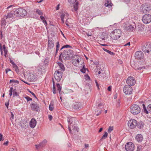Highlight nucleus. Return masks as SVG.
<instances>
[{
    "label": "nucleus",
    "mask_w": 151,
    "mask_h": 151,
    "mask_svg": "<svg viewBox=\"0 0 151 151\" xmlns=\"http://www.w3.org/2000/svg\"><path fill=\"white\" fill-rule=\"evenodd\" d=\"M68 127L70 133H71V127L73 128V129L74 131L78 132L79 128L76 126L77 120L75 118L71 117L68 119Z\"/></svg>",
    "instance_id": "obj_1"
},
{
    "label": "nucleus",
    "mask_w": 151,
    "mask_h": 151,
    "mask_svg": "<svg viewBox=\"0 0 151 151\" xmlns=\"http://www.w3.org/2000/svg\"><path fill=\"white\" fill-rule=\"evenodd\" d=\"M61 52L63 54V58L66 60H70L73 55V50L67 48L64 49Z\"/></svg>",
    "instance_id": "obj_2"
},
{
    "label": "nucleus",
    "mask_w": 151,
    "mask_h": 151,
    "mask_svg": "<svg viewBox=\"0 0 151 151\" xmlns=\"http://www.w3.org/2000/svg\"><path fill=\"white\" fill-rule=\"evenodd\" d=\"M122 32L121 29H116L112 31L110 34V36L112 39L117 40L121 37Z\"/></svg>",
    "instance_id": "obj_3"
},
{
    "label": "nucleus",
    "mask_w": 151,
    "mask_h": 151,
    "mask_svg": "<svg viewBox=\"0 0 151 151\" xmlns=\"http://www.w3.org/2000/svg\"><path fill=\"white\" fill-rule=\"evenodd\" d=\"M14 14L18 17H23L27 14V12L24 9L19 8L16 9L14 12Z\"/></svg>",
    "instance_id": "obj_4"
},
{
    "label": "nucleus",
    "mask_w": 151,
    "mask_h": 151,
    "mask_svg": "<svg viewBox=\"0 0 151 151\" xmlns=\"http://www.w3.org/2000/svg\"><path fill=\"white\" fill-rule=\"evenodd\" d=\"M141 111L140 107L137 105L133 104L131 106L130 111L133 114L136 115L140 113Z\"/></svg>",
    "instance_id": "obj_5"
},
{
    "label": "nucleus",
    "mask_w": 151,
    "mask_h": 151,
    "mask_svg": "<svg viewBox=\"0 0 151 151\" xmlns=\"http://www.w3.org/2000/svg\"><path fill=\"white\" fill-rule=\"evenodd\" d=\"M141 49L145 53H149L151 49V43L150 42L143 43L141 47Z\"/></svg>",
    "instance_id": "obj_6"
},
{
    "label": "nucleus",
    "mask_w": 151,
    "mask_h": 151,
    "mask_svg": "<svg viewBox=\"0 0 151 151\" xmlns=\"http://www.w3.org/2000/svg\"><path fill=\"white\" fill-rule=\"evenodd\" d=\"M151 10V8L148 4H142L140 7V12L142 13L149 12Z\"/></svg>",
    "instance_id": "obj_7"
},
{
    "label": "nucleus",
    "mask_w": 151,
    "mask_h": 151,
    "mask_svg": "<svg viewBox=\"0 0 151 151\" xmlns=\"http://www.w3.org/2000/svg\"><path fill=\"white\" fill-rule=\"evenodd\" d=\"M142 19L145 24L149 23L151 22V15L148 14H145L142 17Z\"/></svg>",
    "instance_id": "obj_8"
},
{
    "label": "nucleus",
    "mask_w": 151,
    "mask_h": 151,
    "mask_svg": "<svg viewBox=\"0 0 151 151\" xmlns=\"http://www.w3.org/2000/svg\"><path fill=\"white\" fill-rule=\"evenodd\" d=\"M123 91L126 95H130L132 92V88L128 85H125L123 88Z\"/></svg>",
    "instance_id": "obj_9"
},
{
    "label": "nucleus",
    "mask_w": 151,
    "mask_h": 151,
    "mask_svg": "<svg viewBox=\"0 0 151 151\" xmlns=\"http://www.w3.org/2000/svg\"><path fill=\"white\" fill-rule=\"evenodd\" d=\"M134 145L132 142H127L125 145V149L127 151H133L134 149Z\"/></svg>",
    "instance_id": "obj_10"
},
{
    "label": "nucleus",
    "mask_w": 151,
    "mask_h": 151,
    "mask_svg": "<svg viewBox=\"0 0 151 151\" xmlns=\"http://www.w3.org/2000/svg\"><path fill=\"white\" fill-rule=\"evenodd\" d=\"M128 124L130 128H134L137 125V121L134 119H131L128 121Z\"/></svg>",
    "instance_id": "obj_11"
},
{
    "label": "nucleus",
    "mask_w": 151,
    "mask_h": 151,
    "mask_svg": "<svg viewBox=\"0 0 151 151\" xmlns=\"http://www.w3.org/2000/svg\"><path fill=\"white\" fill-rule=\"evenodd\" d=\"M62 76V73L59 70L56 71L54 73V77L57 82L60 81Z\"/></svg>",
    "instance_id": "obj_12"
},
{
    "label": "nucleus",
    "mask_w": 151,
    "mask_h": 151,
    "mask_svg": "<svg viewBox=\"0 0 151 151\" xmlns=\"http://www.w3.org/2000/svg\"><path fill=\"white\" fill-rule=\"evenodd\" d=\"M126 82L128 86L131 87L135 84L136 81L133 77L131 76L128 78Z\"/></svg>",
    "instance_id": "obj_13"
},
{
    "label": "nucleus",
    "mask_w": 151,
    "mask_h": 151,
    "mask_svg": "<svg viewBox=\"0 0 151 151\" xmlns=\"http://www.w3.org/2000/svg\"><path fill=\"white\" fill-rule=\"evenodd\" d=\"M142 106H143L144 112L146 114H148L151 111V104L148 105L146 108L143 102H142Z\"/></svg>",
    "instance_id": "obj_14"
},
{
    "label": "nucleus",
    "mask_w": 151,
    "mask_h": 151,
    "mask_svg": "<svg viewBox=\"0 0 151 151\" xmlns=\"http://www.w3.org/2000/svg\"><path fill=\"white\" fill-rule=\"evenodd\" d=\"M31 108L33 111L38 112L40 111L39 105L36 102H34V103H32L31 106Z\"/></svg>",
    "instance_id": "obj_15"
},
{
    "label": "nucleus",
    "mask_w": 151,
    "mask_h": 151,
    "mask_svg": "<svg viewBox=\"0 0 151 151\" xmlns=\"http://www.w3.org/2000/svg\"><path fill=\"white\" fill-rule=\"evenodd\" d=\"M75 58V63L74 64V65L77 66L79 67V64L80 62L81 63V64L82 65V64H83L84 61L83 60H82L81 57L78 56H76Z\"/></svg>",
    "instance_id": "obj_16"
},
{
    "label": "nucleus",
    "mask_w": 151,
    "mask_h": 151,
    "mask_svg": "<svg viewBox=\"0 0 151 151\" xmlns=\"http://www.w3.org/2000/svg\"><path fill=\"white\" fill-rule=\"evenodd\" d=\"M135 58L138 59H143L144 57L143 52L141 51H137L135 54Z\"/></svg>",
    "instance_id": "obj_17"
},
{
    "label": "nucleus",
    "mask_w": 151,
    "mask_h": 151,
    "mask_svg": "<svg viewBox=\"0 0 151 151\" xmlns=\"http://www.w3.org/2000/svg\"><path fill=\"white\" fill-rule=\"evenodd\" d=\"M72 107L75 109H80L82 108V105L80 102H76L73 104Z\"/></svg>",
    "instance_id": "obj_18"
},
{
    "label": "nucleus",
    "mask_w": 151,
    "mask_h": 151,
    "mask_svg": "<svg viewBox=\"0 0 151 151\" xmlns=\"http://www.w3.org/2000/svg\"><path fill=\"white\" fill-rule=\"evenodd\" d=\"M135 139L139 143H141L143 139V136L141 134H138L135 136Z\"/></svg>",
    "instance_id": "obj_19"
},
{
    "label": "nucleus",
    "mask_w": 151,
    "mask_h": 151,
    "mask_svg": "<svg viewBox=\"0 0 151 151\" xmlns=\"http://www.w3.org/2000/svg\"><path fill=\"white\" fill-rule=\"evenodd\" d=\"M54 46L53 39H48V49H51Z\"/></svg>",
    "instance_id": "obj_20"
},
{
    "label": "nucleus",
    "mask_w": 151,
    "mask_h": 151,
    "mask_svg": "<svg viewBox=\"0 0 151 151\" xmlns=\"http://www.w3.org/2000/svg\"><path fill=\"white\" fill-rule=\"evenodd\" d=\"M47 142V141L46 139L44 140L42 142L40 143L39 145H36L35 146L37 149H38L39 148H42L44 147L45 145Z\"/></svg>",
    "instance_id": "obj_21"
},
{
    "label": "nucleus",
    "mask_w": 151,
    "mask_h": 151,
    "mask_svg": "<svg viewBox=\"0 0 151 151\" xmlns=\"http://www.w3.org/2000/svg\"><path fill=\"white\" fill-rule=\"evenodd\" d=\"M134 29V27L131 25L127 26L124 28V30L129 32L133 31Z\"/></svg>",
    "instance_id": "obj_22"
},
{
    "label": "nucleus",
    "mask_w": 151,
    "mask_h": 151,
    "mask_svg": "<svg viewBox=\"0 0 151 151\" xmlns=\"http://www.w3.org/2000/svg\"><path fill=\"white\" fill-rule=\"evenodd\" d=\"M37 79L36 76L32 74H30L28 76V79L30 81H35L37 80Z\"/></svg>",
    "instance_id": "obj_23"
},
{
    "label": "nucleus",
    "mask_w": 151,
    "mask_h": 151,
    "mask_svg": "<svg viewBox=\"0 0 151 151\" xmlns=\"http://www.w3.org/2000/svg\"><path fill=\"white\" fill-rule=\"evenodd\" d=\"M29 124L31 128H34L36 124V120L32 118L30 121Z\"/></svg>",
    "instance_id": "obj_24"
},
{
    "label": "nucleus",
    "mask_w": 151,
    "mask_h": 151,
    "mask_svg": "<svg viewBox=\"0 0 151 151\" xmlns=\"http://www.w3.org/2000/svg\"><path fill=\"white\" fill-rule=\"evenodd\" d=\"M109 37V35L106 33L103 32L101 35L100 38L103 40H106Z\"/></svg>",
    "instance_id": "obj_25"
},
{
    "label": "nucleus",
    "mask_w": 151,
    "mask_h": 151,
    "mask_svg": "<svg viewBox=\"0 0 151 151\" xmlns=\"http://www.w3.org/2000/svg\"><path fill=\"white\" fill-rule=\"evenodd\" d=\"M144 124L143 122L140 121L138 122H137V125L136 126H137L138 128H139V129H142Z\"/></svg>",
    "instance_id": "obj_26"
},
{
    "label": "nucleus",
    "mask_w": 151,
    "mask_h": 151,
    "mask_svg": "<svg viewBox=\"0 0 151 151\" xmlns=\"http://www.w3.org/2000/svg\"><path fill=\"white\" fill-rule=\"evenodd\" d=\"M78 1L76 2L73 5V9L72 10V11L73 12H76L78 9Z\"/></svg>",
    "instance_id": "obj_27"
},
{
    "label": "nucleus",
    "mask_w": 151,
    "mask_h": 151,
    "mask_svg": "<svg viewBox=\"0 0 151 151\" xmlns=\"http://www.w3.org/2000/svg\"><path fill=\"white\" fill-rule=\"evenodd\" d=\"M106 2L104 4V5L106 7H108L110 8L112 6V4L111 2V1L110 0H106Z\"/></svg>",
    "instance_id": "obj_28"
},
{
    "label": "nucleus",
    "mask_w": 151,
    "mask_h": 151,
    "mask_svg": "<svg viewBox=\"0 0 151 151\" xmlns=\"http://www.w3.org/2000/svg\"><path fill=\"white\" fill-rule=\"evenodd\" d=\"M13 97L19 96V93L17 92L16 89H13Z\"/></svg>",
    "instance_id": "obj_29"
},
{
    "label": "nucleus",
    "mask_w": 151,
    "mask_h": 151,
    "mask_svg": "<svg viewBox=\"0 0 151 151\" xmlns=\"http://www.w3.org/2000/svg\"><path fill=\"white\" fill-rule=\"evenodd\" d=\"M108 135V133L106 132H105L104 135L100 139L99 141L101 142L104 139H105L106 138H107V137Z\"/></svg>",
    "instance_id": "obj_30"
},
{
    "label": "nucleus",
    "mask_w": 151,
    "mask_h": 151,
    "mask_svg": "<svg viewBox=\"0 0 151 151\" xmlns=\"http://www.w3.org/2000/svg\"><path fill=\"white\" fill-rule=\"evenodd\" d=\"M53 83V87H52V92L54 94H55L56 93V88L55 85V83L54 81H52Z\"/></svg>",
    "instance_id": "obj_31"
},
{
    "label": "nucleus",
    "mask_w": 151,
    "mask_h": 151,
    "mask_svg": "<svg viewBox=\"0 0 151 151\" xmlns=\"http://www.w3.org/2000/svg\"><path fill=\"white\" fill-rule=\"evenodd\" d=\"M60 47V44L59 42H56V50L55 52V55L56 56L57 54L58 53V51L59 50V48Z\"/></svg>",
    "instance_id": "obj_32"
},
{
    "label": "nucleus",
    "mask_w": 151,
    "mask_h": 151,
    "mask_svg": "<svg viewBox=\"0 0 151 151\" xmlns=\"http://www.w3.org/2000/svg\"><path fill=\"white\" fill-rule=\"evenodd\" d=\"M103 49L106 52H107L109 54L111 55H115V53L114 52H112L111 51L105 48H103Z\"/></svg>",
    "instance_id": "obj_33"
},
{
    "label": "nucleus",
    "mask_w": 151,
    "mask_h": 151,
    "mask_svg": "<svg viewBox=\"0 0 151 151\" xmlns=\"http://www.w3.org/2000/svg\"><path fill=\"white\" fill-rule=\"evenodd\" d=\"M13 14L12 12L8 13L7 15L6 16V19L11 18L13 17Z\"/></svg>",
    "instance_id": "obj_34"
},
{
    "label": "nucleus",
    "mask_w": 151,
    "mask_h": 151,
    "mask_svg": "<svg viewBox=\"0 0 151 151\" xmlns=\"http://www.w3.org/2000/svg\"><path fill=\"white\" fill-rule=\"evenodd\" d=\"M56 87H57V91H59L60 96L61 87L59 83H57L56 84Z\"/></svg>",
    "instance_id": "obj_35"
},
{
    "label": "nucleus",
    "mask_w": 151,
    "mask_h": 151,
    "mask_svg": "<svg viewBox=\"0 0 151 151\" xmlns=\"http://www.w3.org/2000/svg\"><path fill=\"white\" fill-rule=\"evenodd\" d=\"M58 64L60 68L63 71L65 70V67L61 63H58Z\"/></svg>",
    "instance_id": "obj_36"
},
{
    "label": "nucleus",
    "mask_w": 151,
    "mask_h": 151,
    "mask_svg": "<svg viewBox=\"0 0 151 151\" xmlns=\"http://www.w3.org/2000/svg\"><path fill=\"white\" fill-rule=\"evenodd\" d=\"M69 47L71 48H72V47L68 45H63L61 48L60 49V51L61 50H62L64 49H66L67 48H68Z\"/></svg>",
    "instance_id": "obj_37"
},
{
    "label": "nucleus",
    "mask_w": 151,
    "mask_h": 151,
    "mask_svg": "<svg viewBox=\"0 0 151 151\" xmlns=\"http://www.w3.org/2000/svg\"><path fill=\"white\" fill-rule=\"evenodd\" d=\"M144 68H145L144 67H139V65H136L134 67L135 69L136 70H140Z\"/></svg>",
    "instance_id": "obj_38"
},
{
    "label": "nucleus",
    "mask_w": 151,
    "mask_h": 151,
    "mask_svg": "<svg viewBox=\"0 0 151 151\" xmlns=\"http://www.w3.org/2000/svg\"><path fill=\"white\" fill-rule=\"evenodd\" d=\"M36 12L40 15H43V12L42 11L38 9H37L36 10Z\"/></svg>",
    "instance_id": "obj_39"
},
{
    "label": "nucleus",
    "mask_w": 151,
    "mask_h": 151,
    "mask_svg": "<svg viewBox=\"0 0 151 151\" xmlns=\"http://www.w3.org/2000/svg\"><path fill=\"white\" fill-rule=\"evenodd\" d=\"M13 87H11L10 88V89L9 91V95L11 97L13 94Z\"/></svg>",
    "instance_id": "obj_40"
},
{
    "label": "nucleus",
    "mask_w": 151,
    "mask_h": 151,
    "mask_svg": "<svg viewBox=\"0 0 151 151\" xmlns=\"http://www.w3.org/2000/svg\"><path fill=\"white\" fill-rule=\"evenodd\" d=\"M1 26L6 25V21L5 19H3L1 21Z\"/></svg>",
    "instance_id": "obj_41"
},
{
    "label": "nucleus",
    "mask_w": 151,
    "mask_h": 151,
    "mask_svg": "<svg viewBox=\"0 0 151 151\" xmlns=\"http://www.w3.org/2000/svg\"><path fill=\"white\" fill-rule=\"evenodd\" d=\"M49 110L50 111H52L54 109L53 104H51V103L49 106Z\"/></svg>",
    "instance_id": "obj_42"
},
{
    "label": "nucleus",
    "mask_w": 151,
    "mask_h": 151,
    "mask_svg": "<svg viewBox=\"0 0 151 151\" xmlns=\"http://www.w3.org/2000/svg\"><path fill=\"white\" fill-rule=\"evenodd\" d=\"M24 97L25 99H27V102L30 101L32 100V99L29 97L28 96H26Z\"/></svg>",
    "instance_id": "obj_43"
},
{
    "label": "nucleus",
    "mask_w": 151,
    "mask_h": 151,
    "mask_svg": "<svg viewBox=\"0 0 151 151\" xmlns=\"http://www.w3.org/2000/svg\"><path fill=\"white\" fill-rule=\"evenodd\" d=\"M19 83V82L17 80H14V79L11 80L10 81V83Z\"/></svg>",
    "instance_id": "obj_44"
},
{
    "label": "nucleus",
    "mask_w": 151,
    "mask_h": 151,
    "mask_svg": "<svg viewBox=\"0 0 151 151\" xmlns=\"http://www.w3.org/2000/svg\"><path fill=\"white\" fill-rule=\"evenodd\" d=\"M87 70L88 71V69H81L80 70V71L83 73H86V70Z\"/></svg>",
    "instance_id": "obj_45"
},
{
    "label": "nucleus",
    "mask_w": 151,
    "mask_h": 151,
    "mask_svg": "<svg viewBox=\"0 0 151 151\" xmlns=\"http://www.w3.org/2000/svg\"><path fill=\"white\" fill-rule=\"evenodd\" d=\"M113 129V127L110 126L108 129V132L110 133Z\"/></svg>",
    "instance_id": "obj_46"
},
{
    "label": "nucleus",
    "mask_w": 151,
    "mask_h": 151,
    "mask_svg": "<svg viewBox=\"0 0 151 151\" xmlns=\"http://www.w3.org/2000/svg\"><path fill=\"white\" fill-rule=\"evenodd\" d=\"M68 2L70 4H74L76 2V0H68Z\"/></svg>",
    "instance_id": "obj_47"
},
{
    "label": "nucleus",
    "mask_w": 151,
    "mask_h": 151,
    "mask_svg": "<svg viewBox=\"0 0 151 151\" xmlns=\"http://www.w3.org/2000/svg\"><path fill=\"white\" fill-rule=\"evenodd\" d=\"M60 55L59 57V59L61 61L62 60V57H63V54H62V53L61 52H60Z\"/></svg>",
    "instance_id": "obj_48"
},
{
    "label": "nucleus",
    "mask_w": 151,
    "mask_h": 151,
    "mask_svg": "<svg viewBox=\"0 0 151 151\" xmlns=\"http://www.w3.org/2000/svg\"><path fill=\"white\" fill-rule=\"evenodd\" d=\"M120 105V100L119 99L117 101L116 106L117 107L119 106Z\"/></svg>",
    "instance_id": "obj_49"
},
{
    "label": "nucleus",
    "mask_w": 151,
    "mask_h": 151,
    "mask_svg": "<svg viewBox=\"0 0 151 151\" xmlns=\"http://www.w3.org/2000/svg\"><path fill=\"white\" fill-rule=\"evenodd\" d=\"M65 16V14L63 12H62L61 15L60 16V17L61 18V19H64Z\"/></svg>",
    "instance_id": "obj_50"
},
{
    "label": "nucleus",
    "mask_w": 151,
    "mask_h": 151,
    "mask_svg": "<svg viewBox=\"0 0 151 151\" xmlns=\"http://www.w3.org/2000/svg\"><path fill=\"white\" fill-rule=\"evenodd\" d=\"M28 91L30 93H31L35 98L37 99V98L36 96L35 95V94L33 92H32L30 90H29Z\"/></svg>",
    "instance_id": "obj_51"
},
{
    "label": "nucleus",
    "mask_w": 151,
    "mask_h": 151,
    "mask_svg": "<svg viewBox=\"0 0 151 151\" xmlns=\"http://www.w3.org/2000/svg\"><path fill=\"white\" fill-rule=\"evenodd\" d=\"M4 139L3 135L1 134H0V141L4 140Z\"/></svg>",
    "instance_id": "obj_52"
},
{
    "label": "nucleus",
    "mask_w": 151,
    "mask_h": 151,
    "mask_svg": "<svg viewBox=\"0 0 151 151\" xmlns=\"http://www.w3.org/2000/svg\"><path fill=\"white\" fill-rule=\"evenodd\" d=\"M86 34V35L88 37L91 36L92 35L91 32H87Z\"/></svg>",
    "instance_id": "obj_53"
},
{
    "label": "nucleus",
    "mask_w": 151,
    "mask_h": 151,
    "mask_svg": "<svg viewBox=\"0 0 151 151\" xmlns=\"http://www.w3.org/2000/svg\"><path fill=\"white\" fill-rule=\"evenodd\" d=\"M4 56L5 57H6V55L7 54L8 50H7V49H6L5 50H4Z\"/></svg>",
    "instance_id": "obj_54"
},
{
    "label": "nucleus",
    "mask_w": 151,
    "mask_h": 151,
    "mask_svg": "<svg viewBox=\"0 0 151 151\" xmlns=\"http://www.w3.org/2000/svg\"><path fill=\"white\" fill-rule=\"evenodd\" d=\"M42 22L45 26H46L47 25V23L45 19L43 20Z\"/></svg>",
    "instance_id": "obj_55"
},
{
    "label": "nucleus",
    "mask_w": 151,
    "mask_h": 151,
    "mask_svg": "<svg viewBox=\"0 0 151 151\" xmlns=\"http://www.w3.org/2000/svg\"><path fill=\"white\" fill-rule=\"evenodd\" d=\"M52 116L51 115H48V118L49 120L50 121H51L52 120Z\"/></svg>",
    "instance_id": "obj_56"
},
{
    "label": "nucleus",
    "mask_w": 151,
    "mask_h": 151,
    "mask_svg": "<svg viewBox=\"0 0 151 151\" xmlns=\"http://www.w3.org/2000/svg\"><path fill=\"white\" fill-rule=\"evenodd\" d=\"M9 142V141L7 140L6 142L3 143V145H4L7 146Z\"/></svg>",
    "instance_id": "obj_57"
},
{
    "label": "nucleus",
    "mask_w": 151,
    "mask_h": 151,
    "mask_svg": "<svg viewBox=\"0 0 151 151\" xmlns=\"http://www.w3.org/2000/svg\"><path fill=\"white\" fill-rule=\"evenodd\" d=\"M103 104L100 103L98 105V107H99L100 109H101V108H100V107H103Z\"/></svg>",
    "instance_id": "obj_58"
},
{
    "label": "nucleus",
    "mask_w": 151,
    "mask_h": 151,
    "mask_svg": "<svg viewBox=\"0 0 151 151\" xmlns=\"http://www.w3.org/2000/svg\"><path fill=\"white\" fill-rule=\"evenodd\" d=\"M111 86H109L107 88L108 90L109 91H111Z\"/></svg>",
    "instance_id": "obj_59"
},
{
    "label": "nucleus",
    "mask_w": 151,
    "mask_h": 151,
    "mask_svg": "<svg viewBox=\"0 0 151 151\" xmlns=\"http://www.w3.org/2000/svg\"><path fill=\"white\" fill-rule=\"evenodd\" d=\"M11 70L9 68H7L5 69L6 73V74L7 73L8 71H11Z\"/></svg>",
    "instance_id": "obj_60"
},
{
    "label": "nucleus",
    "mask_w": 151,
    "mask_h": 151,
    "mask_svg": "<svg viewBox=\"0 0 151 151\" xmlns=\"http://www.w3.org/2000/svg\"><path fill=\"white\" fill-rule=\"evenodd\" d=\"M5 105L6 107L7 108H8L9 105V101L8 102H6L5 103Z\"/></svg>",
    "instance_id": "obj_61"
},
{
    "label": "nucleus",
    "mask_w": 151,
    "mask_h": 151,
    "mask_svg": "<svg viewBox=\"0 0 151 151\" xmlns=\"http://www.w3.org/2000/svg\"><path fill=\"white\" fill-rule=\"evenodd\" d=\"M101 111H102V110H100L99 111V112L98 113V114H96V116H98V115H99L101 112Z\"/></svg>",
    "instance_id": "obj_62"
},
{
    "label": "nucleus",
    "mask_w": 151,
    "mask_h": 151,
    "mask_svg": "<svg viewBox=\"0 0 151 151\" xmlns=\"http://www.w3.org/2000/svg\"><path fill=\"white\" fill-rule=\"evenodd\" d=\"M67 146L68 147H71V144L69 142H68L67 144Z\"/></svg>",
    "instance_id": "obj_63"
},
{
    "label": "nucleus",
    "mask_w": 151,
    "mask_h": 151,
    "mask_svg": "<svg viewBox=\"0 0 151 151\" xmlns=\"http://www.w3.org/2000/svg\"><path fill=\"white\" fill-rule=\"evenodd\" d=\"M10 63L12 64V65H13L14 64H15V63L12 60H10Z\"/></svg>",
    "instance_id": "obj_64"
}]
</instances>
